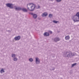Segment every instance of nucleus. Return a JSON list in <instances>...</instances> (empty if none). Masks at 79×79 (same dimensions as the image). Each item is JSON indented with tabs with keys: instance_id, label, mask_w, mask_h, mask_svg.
Listing matches in <instances>:
<instances>
[{
	"instance_id": "f257e3e1",
	"label": "nucleus",
	"mask_w": 79,
	"mask_h": 79,
	"mask_svg": "<svg viewBox=\"0 0 79 79\" xmlns=\"http://www.w3.org/2000/svg\"><path fill=\"white\" fill-rule=\"evenodd\" d=\"M32 4H33L30 3L27 4V6L28 10L31 11H34V10L35 7V6L34 5H31Z\"/></svg>"
},
{
	"instance_id": "f03ea898",
	"label": "nucleus",
	"mask_w": 79,
	"mask_h": 79,
	"mask_svg": "<svg viewBox=\"0 0 79 79\" xmlns=\"http://www.w3.org/2000/svg\"><path fill=\"white\" fill-rule=\"evenodd\" d=\"M73 19L74 22L79 21V12H77L76 15L73 17Z\"/></svg>"
},
{
	"instance_id": "7ed1b4c3",
	"label": "nucleus",
	"mask_w": 79,
	"mask_h": 79,
	"mask_svg": "<svg viewBox=\"0 0 79 79\" xmlns=\"http://www.w3.org/2000/svg\"><path fill=\"white\" fill-rule=\"evenodd\" d=\"M63 56L64 57L66 56L67 57H70V56H74V54L72 53L71 51L69 52H64L63 54Z\"/></svg>"
},
{
	"instance_id": "20e7f679",
	"label": "nucleus",
	"mask_w": 79,
	"mask_h": 79,
	"mask_svg": "<svg viewBox=\"0 0 79 79\" xmlns=\"http://www.w3.org/2000/svg\"><path fill=\"white\" fill-rule=\"evenodd\" d=\"M6 5L10 8H13V4H12L7 3L6 4Z\"/></svg>"
},
{
	"instance_id": "39448f33",
	"label": "nucleus",
	"mask_w": 79,
	"mask_h": 79,
	"mask_svg": "<svg viewBox=\"0 0 79 79\" xmlns=\"http://www.w3.org/2000/svg\"><path fill=\"white\" fill-rule=\"evenodd\" d=\"M52 40H54L55 42H58V41H60V39L59 37H56L52 39Z\"/></svg>"
},
{
	"instance_id": "423d86ee",
	"label": "nucleus",
	"mask_w": 79,
	"mask_h": 79,
	"mask_svg": "<svg viewBox=\"0 0 79 79\" xmlns=\"http://www.w3.org/2000/svg\"><path fill=\"white\" fill-rule=\"evenodd\" d=\"M35 59V63L36 64H39L40 63V59L38 57H36Z\"/></svg>"
},
{
	"instance_id": "0eeeda50",
	"label": "nucleus",
	"mask_w": 79,
	"mask_h": 79,
	"mask_svg": "<svg viewBox=\"0 0 79 79\" xmlns=\"http://www.w3.org/2000/svg\"><path fill=\"white\" fill-rule=\"evenodd\" d=\"M30 15H33V18L34 19H36L37 18V15L36 14H34L33 13H30Z\"/></svg>"
},
{
	"instance_id": "6e6552de",
	"label": "nucleus",
	"mask_w": 79,
	"mask_h": 79,
	"mask_svg": "<svg viewBox=\"0 0 79 79\" xmlns=\"http://www.w3.org/2000/svg\"><path fill=\"white\" fill-rule=\"evenodd\" d=\"M20 39H21V37L19 36H16L14 38V39L15 41L19 40H20Z\"/></svg>"
},
{
	"instance_id": "1a4fd4ad",
	"label": "nucleus",
	"mask_w": 79,
	"mask_h": 79,
	"mask_svg": "<svg viewBox=\"0 0 79 79\" xmlns=\"http://www.w3.org/2000/svg\"><path fill=\"white\" fill-rule=\"evenodd\" d=\"M65 39L66 40H69L70 39V37L69 35L66 36L65 37Z\"/></svg>"
},
{
	"instance_id": "9d476101",
	"label": "nucleus",
	"mask_w": 79,
	"mask_h": 79,
	"mask_svg": "<svg viewBox=\"0 0 79 79\" xmlns=\"http://www.w3.org/2000/svg\"><path fill=\"white\" fill-rule=\"evenodd\" d=\"M21 10H22V11H23L24 12H27V10L26 9V8H23Z\"/></svg>"
},
{
	"instance_id": "9b49d317",
	"label": "nucleus",
	"mask_w": 79,
	"mask_h": 79,
	"mask_svg": "<svg viewBox=\"0 0 79 79\" xmlns=\"http://www.w3.org/2000/svg\"><path fill=\"white\" fill-rule=\"evenodd\" d=\"M15 9L16 10H22V8L21 7H15Z\"/></svg>"
},
{
	"instance_id": "f8f14e48",
	"label": "nucleus",
	"mask_w": 79,
	"mask_h": 79,
	"mask_svg": "<svg viewBox=\"0 0 79 79\" xmlns=\"http://www.w3.org/2000/svg\"><path fill=\"white\" fill-rule=\"evenodd\" d=\"M47 13L46 12H44V13H43L42 15V16H47Z\"/></svg>"
},
{
	"instance_id": "ddd939ff",
	"label": "nucleus",
	"mask_w": 79,
	"mask_h": 79,
	"mask_svg": "<svg viewBox=\"0 0 79 79\" xmlns=\"http://www.w3.org/2000/svg\"><path fill=\"white\" fill-rule=\"evenodd\" d=\"M44 36H48L49 35V33L48 32H45L44 34Z\"/></svg>"
},
{
	"instance_id": "4468645a",
	"label": "nucleus",
	"mask_w": 79,
	"mask_h": 79,
	"mask_svg": "<svg viewBox=\"0 0 79 79\" xmlns=\"http://www.w3.org/2000/svg\"><path fill=\"white\" fill-rule=\"evenodd\" d=\"M13 60L14 61H17L18 60V58H17V57H14V58Z\"/></svg>"
},
{
	"instance_id": "2eb2a0df",
	"label": "nucleus",
	"mask_w": 79,
	"mask_h": 79,
	"mask_svg": "<svg viewBox=\"0 0 79 79\" xmlns=\"http://www.w3.org/2000/svg\"><path fill=\"white\" fill-rule=\"evenodd\" d=\"M11 56L12 58H15V56H16V55L14 54H11Z\"/></svg>"
},
{
	"instance_id": "dca6fc26",
	"label": "nucleus",
	"mask_w": 79,
	"mask_h": 79,
	"mask_svg": "<svg viewBox=\"0 0 79 79\" xmlns=\"http://www.w3.org/2000/svg\"><path fill=\"white\" fill-rule=\"evenodd\" d=\"M0 72H1V73L2 74V73H5V71H4V70H3V69H2L1 70Z\"/></svg>"
},
{
	"instance_id": "f3484780",
	"label": "nucleus",
	"mask_w": 79,
	"mask_h": 79,
	"mask_svg": "<svg viewBox=\"0 0 79 79\" xmlns=\"http://www.w3.org/2000/svg\"><path fill=\"white\" fill-rule=\"evenodd\" d=\"M53 23H55L56 24H57L58 23H59V21H56L55 20H53Z\"/></svg>"
},
{
	"instance_id": "a211bd4d",
	"label": "nucleus",
	"mask_w": 79,
	"mask_h": 79,
	"mask_svg": "<svg viewBox=\"0 0 79 79\" xmlns=\"http://www.w3.org/2000/svg\"><path fill=\"white\" fill-rule=\"evenodd\" d=\"M29 61H30V62H32L33 61V59L32 58H30L29 59Z\"/></svg>"
},
{
	"instance_id": "6ab92c4d",
	"label": "nucleus",
	"mask_w": 79,
	"mask_h": 79,
	"mask_svg": "<svg viewBox=\"0 0 79 79\" xmlns=\"http://www.w3.org/2000/svg\"><path fill=\"white\" fill-rule=\"evenodd\" d=\"M48 16L49 18H51L52 17V16H53V15L51 14H50Z\"/></svg>"
},
{
	"instance_id": "aec40b11",
	"label": "nucleus",
	"mask_w": 79,
	"mask_h": 79,
	"mask_svg": "<svg viewBox=\"0 0 79 79\" xmlns=\"http://www.w3.org/2000/svg\"><path fill=\"white\" fill-rule=\"evenodd\" d=\"M76 63H75L72 64V67H74V66H76Z\"/></svg>"
},
{
	"instance_id": "412c9836",
	"label": "nucleus",
	"mask_w": 79,
	"mask_h": 79,
	"mask_svg": "<svg viewBox=\"0 0 79 79\" xmlns=\"http://www.w3.org/2000/svg\"><path fill=\"white\" fill-rule=\"evenodd\" d=\"M57 2H60L61 1V0H56Z\"/></svg>"
},
{
	"instance_id": "4be33fe9",
	"label": "nucleus",
	"mask_w": 79,
	"mask_h": 79,
	"mask_svg": "<svg viewBox=\"0 0 79 79\" xmlns=\"http://www.w3.org/2000/svg\"><path fill=\"white\" fill-rule=\"evenodd\" d=\"M38 8H40V6H39V5L38 6Z\"/></svg>"
},
{
	"instance_id": "5701e85b",
	"label": "nucleus",
	"mask_w": 79,
	"mask_h": 79,
	"mask_svg": "<svg viewBox=\"0 0 79 79\" xmlns=\"http://www.w3.org/2000/svg\"><path fill=\"white\" fill-rule=\"evenodd\" d=\"M49 32H50V34H52V31H50Z\"/></svg>"
},
{
	"instance_id": "b1692460",
	"label": "nucleus",
	"mask_w": 79,
	"mask_h": 79,
	"mask_svg": "<svg viewBox=\"0 0 79 79\" xmlns=\"http://www.w3.org/2000/svg\"><path fill=\"white\" fill-rule=\"evenodd\" d=\"M49 0V1H52V2H53V0Z\"/></svg>"
}]
</instances>
